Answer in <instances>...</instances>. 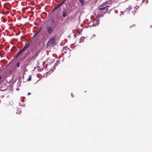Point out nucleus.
Returning <instances> with one entry per match:
<instances>
[{"instance_id":"obj_1","label":"nucleus","mask_w":152,"mask_h":152,"mask_svg":"<svg viewBox=\"0 0 152 152\" xmlns=\"http://www.w3.org/2000/svg\"><path fill=\"white\" fill-rule=\"evenodd\" d=\"M56 37L53 36L47 42V44L49 43L50 45H52V46H53L56 44Z\"/></svg>"},{"instance_id":"obj_2","label":"nucleus","mask_w":152,"mask_h":152,"mask_svg":"<svg viewBox=\"0 0 152 152\" xmlns=\"http://www.w3.org/2000/svg\"><path fill=\"white\" fill-rule=\"evenodd\" d=\"M46 29L47 35H52L54 32V28H53L52 26H47L46 27Z\"/></svg>"},{"instance_id":"obj_3","label":"nucleus","mask_w":152,"mask_h":152,"mask_svg":"<svg viewBox=\"0 0 152 152\" xmlns=\"http://www.w3.org/2000/svg\"><path fill=\"white\" fill-rule=\"evenodd\" d=\"M66 0H63L60 3L58 4V5L55 7L53 10L52 11V12H53L57 9L60 8L61 6L64 3Z\"/></svg>"},{"instance_id":"obj_4","label":"nucleus","mask_w":152,"mask_h":152,"mask_svg":"<svg viewBox=\"0 0 152 152\" xmlns=\"http://www.w3.org/2000/svg\"><path fill=\"white\" fill-rule=\"evenodd\" d=\"M97 19L96 20V22L95 24H94V23L93 24L91 25L90 24V26L91 25L92 26H96L98 25L99 23V18H97Z\"/></svg>"},{"instance_id":"obj_5","label":"nucleus","mask_w":152,"mask_h":152,"mask_svg":"<svg viewBox=\"0 0 152 152\" xmlns=\"http://www.w3.org/2000/svg\"><path fill=\"white\" fill-rule=\"evenodd\" d=\"M29 44H27L26 43H25V44L24 46L23 47V48L21 49H20L21 51L22 52L23 51H24L29 46Z\"/></svg>"},{"instance_id":"obj_6","label":"nucleus","mask_w":152,"mask_h":152,"mask_svg":"<svg viewBox=\"0 0 152 152\" xmlns=\"http://www.w3.org/2000/svg\"><path fill=\"white\" fill-rule=\"evenodd\" d=\"M110 7L109 5H107L105 7H102V10L100 12L101 13H103V12L105 10L108 11V7Z\"/></svg>"},{"instance_id":"obj_7","label":"nucleus","mask_w":152,"mask_h":152,"mask_svg":"<svg viewBox=\"0 0 152 152\" xmlns=\"http://www.w3.org/2000/svg\"><path fill=\"white\" fill-rule=\"evenodd\" d=\"M54 71V69H50V70L48 71V72H47L46 73V76L45 77L46 78L48 75V74L51 71V72L50 73V74L51 73H52V72H53Z\"/></svg>"},{"instance_id":"obj_8","label":"nucleus","mask_w":152,"mask_h":152,"mask_svg":"<svg viewBox=\"0 0 152 152\" xmlns=\"http://www.w3.org/2000/svg\"><path fill=\"white\" fill-rule=\"evenodd\" d=\"M33 58V56H32V55H31L29 56L26 60L28 61V62H29Z\"/></svg>"},{"instance_id":"obj_9","label":"nucleus","mask_w":152,"mask_h":152,"mask_svg":"<svg viewBox=\"0 0 152 152\" xmlns=\"http://www.w3.org/2000/svg\"><path fill=\"white\" fill-rule=\"evenodd\" d=\"M86 39L85 37H82L80 38V40L79 41V43H81L82 42H84V39Z\"/></svg>"},{"instance_id":"obj_10","label":"nucleus","mask_w":152,"mask_h":152,"mask_svg":"<svg viewBox=\"0 0 152 152\" xmlns=\"http://www.w3.org/2000/svg\"><path fill=\"white\" fill-rule=\"evenodd\" d=\"M31 52V50L28 49L27 50V52L25 53V54H26V55L27 56H28L30 54Z\"/></svg>"},{"instance_id":"obj_11","label":"nucleus","mask_w":152,"mask_h":152,"mask_svg":"<svg viewBox=\"0 0 152 152\" xmlns=\"http://www.w3.org/2000/svg\"><path fill=\"white\" fill-rule=\"evenodd\" d=\"M62 15L64 18H65L67 16L66 12H64V10L62 12Z\"/></svg>"},{"instance_id":"obj_12","label":"nucleus","mask_w":152,"mask_h":152,"mask_svg":"<svg viewBox=\"0 0 152 152\" xmlns=\"http://www.w3.org/2000/svg\"><path fill=\"white\" fill-rule=\"evenodd\" d=\"M22 52L21 50L19 49L18 51V52L16 55L15 56V57H17L19 56V55Z\"/></svg>"},{"instance_id":"obj_13","label":"nucleus","mask_w":152,"mask_h":152,"mask_svg":"<svg viewBox=\"0 0 152 152\" xmlns=\"http://www.w3.org/2000/svg\"><path fill=\"white\" fill-rule=\"evenodd\" d=\"M104 16V14H99L98 15H97L96 17L97 18H99L100 17H103V16Z\"/></svg>"},{"instance_id":"obj_14","label":"nucleus","mask_w":152,"mask_h":152,"mask_svg":"<svg viewBox=\"0 0 152 152\" xmlns=\"http://www.w3.org/2000/svg\"><path fill=\"white\" fill-rule=\"evenodd\" d=\"M58 23H55L53 24V25H52V26H53V28H54H54H56L58 26Z\"/></svg>"},{"instance_id":"obj_15","label":"nucleus","mask_w":152,"mask_h":152,"mask_svg":"<svg viewBox=\"0 0 152 152\" xmlns=\"http://www.w3.org/2000/svg\"><path fill=\"white\" fill-rule=\"evenodd\" d=\"M79 1L81 3V5L84 4L85 1L84 0H79Z\"/></svg>"},{"instance_id":"obj_16","label":"nucleus","mask_w":152,"mask_h":152,"mask_svg":"<svg viewBox=\"0 0 152 152\" xmlns=\"http://www.w3.org/2000/svg\"><path fill=\"white\" fill-rule=\"evenodd\" d=\"M60 60H57L55 64L54 65H55V66H57L58 64L59 63Z\"/></svg>"},{"instance_id":"obj_17","label":"nucleus","mask_w":152,"mask_h":152,"mask_svg":"<svg viewBox=\"0 0 152 152\" xmlns=\"http://www.w3.org/2000/svg\"><path fill=\"white\" fill-rule=\"evenodd\" d=\"M38 34L37 32L34 34V35L33 36L32 39H34L38 35Z\"/></svg>"},{"instance_id":"obj_18","label":"nucleus","mask_w":152,"mask_h":152,"mask_svg":"<svg viewBox=\"0 0 152 152\" xmlns=\"http://www.w3.org/2000/svg\"><path fill=\"white\" fill-rule=\"evenodd\" d=\"M17 86L18 87H19L21 86V82L18 80V82L17 84Z\"/></svg>"},{"instance_id":"obj_19","label":"nucleus","mask_w":152,"mask_h":152,"mask_svg":"<svg viewBox=\"0 0 152 152\" xmlns=\"http://www.w3.org/2000/svg\"><path fill=\"white\" fill-rule=\"evenodd\" d=\"M102 6H99L98 7V9L99 10H100V11L101 12L102 11Z\"/></svg>"},{"instance_id":"obj_20","label":"nucleus","mask_w":152,"mask_h":152,"mask_svg":"<svg viewBox=\"0 0 152 152\" xmlns=\"http://www.w3.org/2000/svg\"><path fill=\"white\" fill-rule=\"evenodd\" d=\"M31 80V75H30L29 76L28 78L27 79V80L28 81H30Z\"/></svg>"},{"instance_id":"obj_21","label":"nucleus","mask_w":152,"mask_h":152,"mask_svg":"<svg viewBox=\"0 0 152 152\" xmlns=\"http://www.w3.org/2000/svg\"><path fill=\"white\" fill-rule=\"evenodd\" d=\"M38 55V53H35V54L33 56H33V58L36 57H37V56Z\"/></svg>"},{"instance_id":"obj_22","label":"nucleus","mask_w":152,"mask_h":152,"mask_svg":"<svg viewBox=\"0 0 152 152\" xmlns=\"http://www.w3.org/2000/svg\"><path fill=\"white\" fill-rule=\"evenodd\" d=\"M51 22L52 23H55V20L53 19H52L51 20Z\"/></svg>"},{"instance_id":"obj_23","label":"nucleus","mask_w":152,"mask_h":152,"mask_svg":"<svg viewBox=\"0 0 152 152\" xmlns=\"http://www.w3.org/2000/svg\"><path fill=\"white\" fill-rule=\"evenodd\" d=\"M42 27H41L38 30V31L37 32L38 34H39L41 31L42 29Z\"/></svg>"},{"instance_id":"obj_24","label":"nucleus","mask_w":152,"mask_h":152,"mask_svg":"<svg viewBox=\"0 0 152 152\" xmlns=\"http://www.w3.org/2000/svg\"><path fill=\"white\" fill-rule=\"evenodd\" d=\"M44 69V68H39L38 69V71H39V72H41Z\"/></svg>"},{"instance_id":"obj_25","label":"nucleus","mask_w":152,"mask_h":152,"mask_svg":"<svg viewBox=\"0 0 152 152\" xmlns=\"http://www.w3.org/2000/svg\"><path fill=\"white\" fill-rule=\"evenodd\" d=\"M16 66L17 67H19L20 66V63L19 62H17L16 63Z\"/></svg>"},{"instance_id":"obj_26","label":"nucleus","mask_w":152,"mask_h":152,"mask_svg":"<svg viewBox=\"0 0 152 152\" xmlns=\"http://www.w3.org/2000/svg\"><path fill=\"white\" fill-rule=\"evenodd\" d=\"M134 8H136V10H137V9L139 8V7L137 5L134 7Z\"/></svg>"},{"instance_id":"obj_27","label":"nucleus","mask_w":152,"mask_h":152,"mask_svg":"<svg viewBox=\"0 0 152 152\" xmlns=\"http://www.w3.org/2000/svg\"><path fill=\"white\" fill-rule=\"evenodd\" d=\"M136 11L135 10H134V11L132 12V13H133V15H134V14L136 12Z\"/></svg>"},{"instance_id":"obj_28","label":"nucleus","mask_w":152,"mask_h":152,"mask_svg":"<svg viewBox=\"0 0 152 152\" xmlns=\"http://www.w3.org/2000/svg\"><path fill=\"white\" fill-rule=\"evenodd\" d=\"M127 9L129 10V12L131 10V8L130 7V5H129V7L127 8Z\"/></svg>"},{"instance_id":"obj_29","label":"nucleus","mask_w":152,"mask_h":152,"mask_svg":"<svg viewBox=\"0 0 152 152\" xmlns=\"http://www.w3.org/2000/svg\"><path fill=\"white\" fill-rule=\"evenodd\" d=\"M107 11L105 10V11L104 12L103 11L102 13H103V14H106V13H107Z\"/></svg>"},{"instance_id":"obj_30","label":"nucleus","mask_w":152,"mask_h":152,"mask_svg":"<svg viewBox=\"0 0 152 152\" xmlns=\"http://www.w3.org/2000/svg\"><path fill=\"white\" fill-rule=\"evenodd\" d=\"M123 14H124V12H123L122 11H121V12L120 16H121V15H123Z\"/></svg>"},{"instance_id":"obj_31","label":"nucleus","mask_w":152,"mask_h":152,"mask_svg":"<svg viewBox=\"0 0 152 152\" xmlns=\"http://www.w3.org/2000/svg\"><path fill=\"white\" fill-rule=\"evenodd\" d=\"M27 56H27L26 55V54H25L23 56L24 58H26Z\"/></svg>"},{"instance_id":"obj_32","label":"nucleus","mask_w":152,"mask_h":152,"mask_svg":"<svg viewBox=\"0 0 152 152\" xmlns=\"http://www.w3.org/2000/svg\"><path fill=\"white\" fill-rule=\"evenodd\" d=\"M56 66H55V65L54 64V66H53V69H54V70L56 69Z\"/></svg>"},{"instance_id":"obj_33","label":"nucleus","mask_w":152,"mask_h":152,"mask_svg":"<svg viewBox=\"0 0 152 152\" xmlns=\"http://www.w3.org/2000/svg\"><path fill=\"white\" fill-rule=\"evenodd\" d=\"M22 106H23V107H25V104H22Z\"/></svg>"},{"instance_id":"obj_34","label":"nucleus","mask_w":152,"mask_h":152,"mask_svg":"<svg viewBox=\"0 0 152 152\" xmlns=\"http://www.w3.org/2000/svg\"><path fill=\"white\" fill-rule=\"evenodd\" d=\"M55 61V59H53L52 60V61L51 62V63H53V62H54Z\"/></svg>"},{"instance_id":"obj_35","label":"nucleus","mask_w":152,"mask_h":152,"mask_svg":"<svg viewBox=\"0 0 152 152\" xmlns=\"http://www.w3.org/2000/svg\"><path fill=\"white\" fill-rule=\"evenodd\" d=\"M17 112H16V114H20V113L18 112V110H17Z\"/></svg>"},{"instance_id":"obj_36","label":"nucleus","mask_w":152,"mask_h":152,"mask_svg":"<svg viewBox=\"0 0 152 152\" xmlns=\"http://www.w3.org/2000/svg\"><path fill=\"white\" fill-rule=\"evenodd\" d=\"M31 94V93L30 92H28L27 94L28 95H30Z\"/></svg>"},{"instance_id":"obj_37","label":"nucleus","mask_w":152,"mask_h":152,"mask_svg":"<svg viewBox=\"0 0 152 152\" xmlns=\"http://www.w3.org/2000/svg\"><path fill=\"white\" fill-rule=\"evenodd\" d=\"M76 36H77L76 35V34H74V37H75V38H76Z\"/></svg>"},{"instance_id":"obj_38","label":"nucleus","mask_w":152,"mask_h":152,"mask_svg":"<svg viewBox=\"0 0 152 152\" xmlns=\"http://www.w3.org/2000/svg\"><path fill=\"white\" fill-rule=\"evenodd\" d=\"M111 0H110L109 1H108L109 4H110V3H111Z\"/></svg>"},{"instance_id":"obj_39","label":"nucleus","mask_w":152,"mask_h":152,"mask_svg":"<svg viewBox=\"0 0 152 152\" xmlns=\"http://www.w3.org/2000/svg\"><path fill=\"white\" fill-rule=\"evenodd\" d=\"M48 64H46L45 65V67H47V66H48Z\"/></svg>"},{"instance_id":"obj_40","label":"nucleus","mask_w":152,"mask_h":152,"mask_svg":"<svg viewBox=\"0 0 152 152\" xmlns=\"http://www.w3.org/2000/svg\"><path fill=\"white\" fill-rule=\"evenodd\" d=\"M71 96H72V97H73L74 96V95H72V93L71 94Z\"/></svg>"},{"instance_id":"obj_41","label":"nucleus","mask_w":152,"mask_h":152,"mask_svg":"<svg viewBox=\"0 0 152 152\" xmlns=\"http://www.w3.org/2000/svg\"><path fill=\"white\" fill-rule=\"evenodd\" d=\"M95 37V34H94L93 36H92V37Z\"/></svg>"},{"instance_id":"obj_42","label":"nucleus","mask_w":152,"mask_h":152,"mask_svg":"<svg viewBox=\"0 0 152 152\" xmlns=\"http://www.w3.org/2000/svg\"><path fill=\"white\" fill-rule=\"evenodd\" d=\"M19 88H17L16 89V90H19Z\"/></svg>"},{"instance_id":"obj_43","label":"nucleus","mask_w":152,"mask_h":152,"mask_svg":"<svg viewBox=\"0 0 152 152\" xmlns=\"http://www.w3.org/2000/svg\"><path fill=\"white\" fill-rule=\"evenodd\" d=\"M68 49H69V51H71V49H70V48H68Z\"/></svg>"},{"instance_id":"obj_44","label":"nucleus","mask_w":152,"mask_h":152,"mask_svg":"<svg viewBox=\"0 0 152 152\" xmlns=\"http://www.w3.org/2000/svg\"><path fill=\"white\" fill-rule=\"evenodd\" d=\"M148 0H147V1H146V3H148Z\"/></svg>"},{"instance_id":"obj_45","label":"nucleus","mask_w":152,"mask_h":152,"mask_svg":"<svg viewBox=\"0 0 152 152\" xmlns=\"http://www.w3.org/2000/svg\"><path fill=\"white\" fill-rule=\"evenodd\" d=\"M42 77H45L46 76H45V75H43Z\"/></svg>"},{"instance_id":"obj_46","label":"nucleus","mask_w":152,"mask_h":152,"mask_svg":"<svg viewBox=\"0 0 152 152\" xmlns=\"http://www.w3.org/2000/svg\"><path fill=\"white\" fill-rule=\"evenodd\" d=\"M145 0H142V2H143L144 1H145Z\"/></svg>"},{"instance_id":"obj_47","label":"nucleus","mask_w":152,"mask_h":152,"mask_svg":"<svg viewBox=\"0 0 152 152\" xmlns=\"http://www.w3.org/2000/svg\"><path fill=\"white\" fill-rule=\"evenodd\" d=\"M64 53H66V51H65L64 52Z\"/></svg>"},{"instance_id":"obj_48","label":"nucleus","mask_w":152,"mask_h":152,"mask_svg":"<svg viewBox=\"0 0 152 152\" xmlns=\"http://www.w3.org/2000/svg\"><path fill=\"white\" fill-rule=\"evenodd\" d=\"M151 27H152V25L151 26Z\"/></svg>"},{"instance_id":"obj_49","label":"nucleus","mask_w":152,"mask_h":152,"mask_svg":"<svg viewBox=\"0 0 152 152\" xmlns=\"http://www.w3.org/2000/svg\"><path fill=\"white\" fill-rule=\"evenodd\" d=\"M21 110H20V113H21Z\"/></svg>"},{"instance_id":"obj_50","label":"nucleus","mask_w":152,"mask_h":152,"mask_svg":"<svg viewBox=\"0 0 152 152\" xmlns=\"http://www.w3.org/2000/svg\"><path fill=\"white\" fill-rule=\"evenodd\" d=\"M1 78V76H0V78Z\"/></svg>"},{"instance_id":"obj_51","label":"nucleus","mask_w":152,"mask_h":152,"mask_svg":"<svg viewBox=\"0 0 152 152\" xmlns=\"http://www.w3.org/2000/svg\"><path fill=\"white\" fill-rule=\"evenodd\" d=\"M64 59H63L62 60V61H63Z\"/></svg>"},{"instance_id":"obj_52","label":"nucleus","mask_w":152,"mask_h":152,"mask_svg":"<svg viewBox=\"0 0 152 152\" xmlns=\"http://www.w3.org/2000/svg\"><path fill=\"white\" fill-rule=\"evenodd\" d=\"M70 55H69V57H70Z\"/></svg>"}]
</instances>
